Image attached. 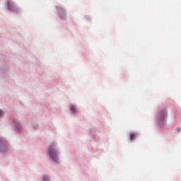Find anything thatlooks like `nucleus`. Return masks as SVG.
<instances>
[{
	"label": "nucleus",
	"instance_id": "f257e3e1",
	"mask_svg": "<svg viewBox=\"0 0 181 181\" xmlns=\"http://www.w3.org/2000/svg\"><path fill=\"white\" fill-rule=\"evenodd\" d=\"M49 155L54 161L57 163L59 161L58 153L54 148V144H51L49 148Z\"/></svg>",
	"mask_w": 181,
	"mask_h": 181
},
{
	"label": "nucleus",
	"instance_id": "f03ea898",
	"mask_svg": "<svg viewBox=\"0 0 181 181\" xmlns=\"http://www.w3.org/2000/svg\"><path fill=\"white\" fill-rule=\"evenodd\" d=\"M167 115L168 110H166V109H163L162 110H160L158 115V121L160 125H162V124H164Z\"/></svg>",
	"mask_w": 181,
	"mask_h": 181
},
{
	"label": "nucleus",
	"instance_id": "7ed1b4c3",
	"mask_svg": "<svg viewBox=\"0 0 181 181\" xmlns=\"http://www.w3.org/2000/svg\"><path fill=\"white\" fill-rule=\"evenodd\" d=\"M57 10L60 18L66 19L67 16L66 11H65V9H64V8H62V6H57Z\"/></svg>",
	"mask_w": 181,
	"mask_h": 181
},
{
	"label": "nucleus",
	"instance_id": "20e7f679",
	"mask_svg": "<svg viewBox=\"0 0 181 181\" xmlns=\"http://www.w3.org/2000/svg\"><path fill=\"white\" fill-rule=\"evenodd\" d=\"M8 8L11 9V11L14 9L13 4H12L11 1H8Z\"/></svg>",
	"mask_w": 181,
	"mask_h": 181
},
{
	"label": "nucleus",
	"instance_id": "39448f33",
	"mask_svg": "<svg viewBox=\"0 0 181 181\" xmlns=\"http://www.w3.org/2000/svg\"><path fill=\"white\" fill-rule=\"evenodd\" d=\"M136 133H131V134H130L131 141H133V140H134V139H136Z\"/></svg>",
	"mask_w": 181,
	"mask_h": 181
},
{
	"label": "nucleus",
	"instance_id": "423d86ee",
	"mask_svg": "<svg viewBox=\"0 0 181 181\" xmlns=\"http://www.w3.org/2000/svg\"><path fill=\"white\" fill-rule=\"evenodd\" d=\"M0 151L2 153H6L8 151L7 147H0Z\"/></svg>",
	"mask_w": 181,
	"mask_h": 181
},
{
	"label": "nucleus",
	"instance_id": "0eeeda50",
	"mask_svg": "<svg viewBox=\"0 0 181 181\" xmlns=\"http://www.w3.org/2000/svg\"><path fill=\"white\" fill-rule=\"evenodd\" d=\"M71 111H73V112H76V107H75V106H71Z\"/></svg>",
	"mask_w": 181,
	"mask_h": 181
},
{
	"label": "nucleus",
	"instance_id": "6e6552de",
	"mask_svg": "<svg viewBox=\"0 0 181 181\" xmlns=\"http://www.w3.org/2000/svg\"><path fill=\"white\" fill-rule=\"evenodd\" d=\"M43 180H44V181H49V177H47V175H45V176L44 177V178H43Z\"/></svg>",
	"mask_w": 181,
	"mask_h": 181
},
{
	"label": "nucleus",
	"instance_id": "1a4fd4ad",
	"mask_svg": "<svg viewBox=\"0 0 181 181\" xmlns=\"http://www.w3.org/2000/svg\"><path fill=\"white\" fill-rule=\"evenodd\" d=\"M4 112H3V110H0V117H1V115H4Z\"/></svg>",
	"mask_w": 181,
	"mask_h": 181
},
{
	"label": "nucleus",
	"instance_id": "9d476101",
	"mask_svg": "<svg viewBox=\"0 0 181 181\" xmlns=\"http://www.w3.org/2000/svg\"><path fill=\"white\" fill-rule=\"evenodd\" d=\"M2 141H3L2 140H0V144H1V143H2Z\"/></svg>",
	"mask_w": 181,
	"mask_h": 181
}]
</instances>
